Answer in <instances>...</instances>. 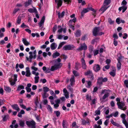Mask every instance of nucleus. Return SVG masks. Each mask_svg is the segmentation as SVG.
<instances>
[{
  "mask_svg": "<svg viewBox=\"0 0 128 128\" xmlns=\"http://www.w3.org/2000/svg\"><path fill=\"white\" fill-rule=\"evenodd\" d=\"M54 112L56 114V115L57 117L60 116V113L59 111H54Z\"/></svg>",
  "mask_w": 128,
  "mask_h": 128,
  "instance_id": "obj_61",
  "label": "nucleus"
},
{
  "mask_svg": "<svg viewBox=\"0 0 128 128\" xmlns=\"http://www.w3.org/2000/svg\"><path fill=\"white\" fill-rule=\"evenodd\" d=\"M92 71L90 70H88L86 72H85L84 73V75L85 76H90L92 74Z\"/></svg>",
  "mask_w": 128,
  "mask_h": 128,
  "instance_id": "obj_28",
  "label": "nucleus"
},
{
  "mask_svg": "<svg viewBox=\"0 0 128 128\" xmlns=\"http://www.w3.org/2000/svg\"><path fill=\"white\" fill-rule=\"evenodd\" d=\"M81 62H82V67L83 68L85 69L86 68V64L85 60L84 58H82L81 59Z\"/></svg>",
  "mask_w": 128,
  "mask_h": 128,
  "instance_id": "obj_15",
  "label": "nucleus"
},
{
  "mask_svg": "<svg viewBox=\"0 0 128 128\" xmlns=\"http://www.w3.org/2000/svg\"><path fill=\"white\" fill-rule=\"evenodd\" d=\"M20 126L22 127H24V121L20 120L19 121Z\"/></svg>",
  "mask_w": 128,
  "mask_h": 128,
  "instance_id": "obj_41",
  "label": "nucleus"
},
{
  "mask_svg": "<svg viewBox=\"0 0 128 128\" xmlns=\"http://www.w3.org/2000/svg\"><path fill=\"white\" fill-rule=\"evenodd\" d=\"M61 61L60 58H58L57 59L53 60L52 62L54 64V66H52L50 69L52 71L56 70L60 68L62 66V64L60 63Z\"/></svg>",
  "mask_w": 128,
  "mask_h": 128,
  "instance_id": "obj_1",
  "label": "nucleus"
},
{
  "mask_svg": "<svg viewBox=\"0 0 128 128\" xmlns=\"http://www.w3.org/2000/svg\"><path fill=\"white\" fill-rule=\"evenodd\" d=\"M70 80L71 82V85L72 86V84L75 82L74 76H72Z\"/></svg>",
  "mask_w": 128,
  "mask_h": 128,
  "instance_id": "obj_34",
  "label": "nucleus"
},
{
  "mask_svg": "<svg viewBox=\"0 0 128 128\" xmlns=\"http://www.w3.org/2000/svg\"><path fill=\"white\" fill-rule=\"evenodd\" d=\"M111 2V0H104L103 4L104 5L108 6Z\"/></svg>",
  "mask_w": 128,
  "mask_h": 128,
  "instance_id": "obj_30",
  "label": "nucleus"
},
{
  "mask_svg": "<svg viewBox=\"0 0 128 128\" xmlns=\"http://www.w3.org/2000/svg\"><path fill=\"white\" fill-rule=\"evenodd\" d=\"M57 46V45L54 42L51 45V48L52 50H54L56 48Z\"/></svg>",
  "mask_w": 128,
  "mask_h": 128,
  "instance_id": "obj_27",
  "label": "nucleus"
},
{
  "mask_svg": "<svg viewBox=\"0 0 128 128\" xmlns=\"http://www.w3.org/2000/svg\"><path fill=\"white\" fill-rule=\"evenodd\" d=\"M60 55V53L57 52H56L53 53L52 55V57L53 58H55L59 56Z\"/></svg>",
  "mask_w": 128,
  "mask_h": 128,
  "instance_id": "obj_31",
  "label": "nucleus"
},
{
  "mask_svg": "<svg viewBox=\"0 0 128 128\" xmlns=\"http://www.w3.org/2000/svg\"><path fill=\"white\" fill-rule=\"evenodd\" d=\"M88 47L86 45L85 43H83L80 44V47L77 49L78 50H86Z\"/></svg>",
  "mask_w": 128,
  "mask_h": 128,
  "instance_id": "obj_8",
  "label": "nucleus"
},
{
  "mask_svg": "<svg viewBox=\"0 0 128 128\" xmlns=\"http://www.w3.org/2000/svg\"><path fill=\"white\" fill-rule=\"evenodd\" d=\"M89 8H84L83 9L82 11V12L84 13H86L89 11Z\"/></svg>",
  "mask_w": 128,
  "mask_h": 128,
  "instance_id": "obj_51",
  "label": "nucleus"
},
{
  "mask_svg": "<svg viewBox=\"0 0 128 128\" xmlns=\"http://www.w3.org/2000/svg\"><path fill=\"white\" fill-rule=\"evenodd\" d=\"M45 20V18L44 16H43L40 22H39V24L40 27H41L42 26L44 23Z\"/></svg>",
  "mask_w": 128,
  "mask_h": 128,
  "instance_id": "obj_21",
  "label": "nucleus"
},
{
  "mask_svg": "<svg viewBox=\"0 0 128 128\" xmlns=\"http://www.w3.org/2000/svg\"><path fill=\"white\" fill-rule=\"evenodd\" d=\"M58 32L59 33H62V31L63 30V28H61V26H58Z\"/></svg>",
  "mask_w": 128,
  "mask_h": 128,
  "instance_id": "obj_37",
  "label": "nucleus"
},
{
  "mask_svg": "<svg viewBox=\"0 0 128 128\" xmlns=\"http://www.w3.org/2000/svg\"><path fill=\"white\" fill-rule=\"evenodd\" d=\"M108 80V79L106 78H103L102 77L99 78L98 80V83L100 84H102V82H106Z\"/></svg>",
  "mask_w": 128,
  "mask_h": 128,
  "instance_id": "obj_11",
  "label": "nucleus"
},
{
  "mask_svg": "<svg viewBox=\"0 0 128 128\" xmlns=\"http://www.w3.org/2000/svg\"><path fill=\"white\" fill-rule=\"evenodd\" d=\"M32 2V0H28V1L25 2L24 3L25 7H26L30 5Z\"/></svg>",
  "mask_w": 128,
  "mask_h": 128,
  "instance_id": "obj_20",
  "label": "nucleus"
},
{
  "mask_svg": "<svg viewBox=\"0 0 128 128\" xmlns=\"http://www.w3.org/2000/svg\"><path fill=\"white\" fill-rule=\"evenodd\" d=\"M66 43V42H61L58 48V49H59L62 46L65 44Z\"/></svg>",
  "mask_w": 128,
  "mask_h": 128,
  "instance_id": "obj_42",
  "label": "nucleus"
},
{
  "mask_svg": "<svg viewBox=\"0 0 128 128\" xmlns=\"http://www.w3.org/2000/svg\"><path fill=\"white\" fill-rule=\"evenodd\" d=\"M98 50H95L94 51V55L95 56L97 55L98 53Z\"/></svg>",
  "mask_w": 128,
  "mask_h": 128,
  "instance_id": "obj_53",
  "label": "nucleus"
},
{
  "mask_svg": "<svg viewBox=\"0 0 128 128\" xmlns=\"http://www.w3.org/2000/svg\"><path fill=\"white\" fill-rule=\"evenodd\" d=\"M76 20V18H74L70 20L69 21L68 25L70 27L72 28L74 30H75L74 26L72 24V23L73 22L74 23H75Z\"/></svg>",
  "mask_w": 128,
  "mask_h": 128,
  "instance_id": "obj_9",
  "label": "nucleus"
},
{
  "mask_svg": "<svg viewBox=\"0 0 128 128\" xmlns=\"http://www.w3.org/2000/svg\"><path fill=\"white\" fill-rule=\"evenodd\" d=\"M30 55L29 56V58L26 56V58L27 60L29 61L30 62H31L32 58L35 59L36 57V50H34L33 52H30L29 53Z\"/></svg>",
  "mask_w": 128,
  "mask_h": 128,
  "instance_id": "obj_4",
  "label": "nucleus"
},
{
  "mask_svg": "<svg viewBox=\"0 0 128 128\" xmlns=\"http://www.w3.org/2000/svg\"><path fill=\"white\" fill-rule=\"evenodd\" d=\"M9 81L10 83V84L11 86H14L16 82H15L14 81H12V79H9Z\"/></svg>",
  "mask_w": 128,
  "mask_h": 128,
  "instance_id": "obj_44",
  "label": "nucleus"
},
{
  "mask_svg": "<svg viewBox=\"0 0 128 128\" xmlns=\"http://www.w3.org/2000/svg\"><path fill=\"white\" fill-rule=\"evenodd\" d=\"M98 41V38H95L92 40L91 42V44H93L96 42L97 43Z\"/></svg>",
  "mask_w": 128,
  "mask_h": 128,
  "instance_id": "obj_43",
  "label": "nucleus"
},
{
  "mask_svg": "<svg viewBox=\"0 0 128 128\" xmlns=\"http://www.w3.org/2000/svg\"><path fill=\"white\" fill-rule=\"evenodd\" d=\"M22 41L24 45L26 46H28L30 44V42L28 41L26 38H22Z\"/></svg>",
  "mask_w": 128,
  "mask_h": 128,
  "instance_id": "obj_17",
  "label": "nucleus"
},
{
  "mask_svg": "<svg viewBox=\"0 0 128 128\" xmlns=\"http://www.w3.org/2000/svg\"><path fill=\"white\" fill-rule=\"evenodd\" d=\"M55 102L56 104H54V108L56 109L58 108L59 106V104L60 102V99H57L55 101Z\"/></svg>",
  "mask_w": 128,
  "mask_h": 128,
  "instance_id": "obj_16",
  "label": "nucleus"
},
{
  "mask_svg": "<svg viewBox=\"0 0 128 128\" xmlns=\"http://www.w3.org/2000/svg\"><path fill=\"white\" fill-rule=\"evenodd\" d=\"M12 107L15 110H16L17 111H19L20 109L17 104H15L12 106Z\"/></svg>",
  "mask_w": 128,
  "mask_h": 128,
  "instance_id": "obj_29",
  "label": "nucleus"
},
{
  "mask_svg": "<svg viewBox=\"0 0 128 128\" xmlns=\"http://www.w3.org/2000/svg\"><path fill=\"white\" fill-rule=\"evenodd\" d=\"M26 123L28 127L31 128H35V123L34 121H26Z\"/></svg>",
  "mask_w": 128,
  "mask_h": 128,
  "instance_id": "obj_10",
  "label": "nucleus"
},
{
  "mask_svg": "<svg viewBox=\"0 0 128 128\" xmlns=\"http://www.w3.org/2000/svg\"><path fill=\"white\" fill-rule=\"evenodd\" d=\"M89 10L92 11L94 12V13L93 14V15H94V16H95V13L96 12L95 10L93 8H89Z\"/></svg>",
  "mask_w": 128,
  "mask_h": 128,
  "instance_id": "obj_54",
  "label": "nucleus"
},
{
  "mask_svg": "<svg viewBox=\"0 0 128 128\" xmlns=\"http://www.w3.org/2000/svg\"><path fill=\"white\" fill-rule=\"evenodd\" d=\"M108 22L110 24H113L114 22V21H112V19L110 18H108Z\"/></svg>",
  "mask_w": 128,
  "mask_h": 128,
  "instance_id": "obj_55",
  "label": "nucleus"
},
{
  "mask_svg": "<svg viewBox=\"0 0 128 128\" xmlns=\"http://www.w3.org/2000/svg\"><path fill=\"white\" fill-rule=\"evenodd\" d=\"M3 118V120L4 121H5L7 120L8 119V118L9 117V116L8 115H5L4 117H2Z\"/></svg>",
  "mask_w": 128,
  "mask_h": 128,
  "instance_id": "obj_40",
  "label": "nucleus"
},
{
  "mask_svg": "<svg viewBox=\"0 0 128 128\" xmlns=\"http://www.w3.org/2000/svg\"><path fill=\"white\" fill-rule=\"evenodd\" d=\"M110 122L111 123L114 125L116 126L117 127H118L119 126V125L116 122H114L112 119H111L110 120Z\"/></svg>",
  "mask_w": 128,
  "mask_h": 128,
  "instance_id": "obj_33",
  "label": "nucleus"
},
{
  "mask_svg": "<svg viewBox=\"0 0 128 128\" xmlns=\"http://www.w3.org/2000/svg\"><path fill=\"white\" fill-rule=\"evenodd\" d=\"M100 68V66L98 64H95L94 65L93 67V69L96 72H97L98 71Z\"/></svg>",
  "mask_w": 128,
  "mask_h": 128,
  "instance_id": "obj_12",
  "label": "nucleus"
},
{
  "mask_svg": "<svg viewBox=\"0 0 128 128\" xmlns=\"http://www.w3.org/2000/svg\"><path fill=\"white\" fill-rule=\"evenodd\" d=\"M117 104L118 108L122 110H124L126 109V106H125L124 102L121 101L120 102H117Z\"/></svg>",
  "mask_w": 128,
  "mask_h": 128,
  "instance_id": "obj_6",
  "label": "nucleus"
},
{
  "mask_svg": "<svg viewBox=\"0 0 128 128\" xmlns=\"http://www.w3.org/2000/svg\"><path fill=\"white\" fill-rule=\"evenodd\" d=\"M120 18H118L116 19V22L118 24H120Z\"/></svg>",
  "mask_w": 128,
  "mask_h": 128,
  "instance_id": "obj_57",
  "label": "nucleus"
},
{
  "mask_svg": "<svg viewBox=\"0 0 128 128\" xmlns=\"http://www.w3.org/2000/svg\"><path fill=\"white\" fill-rule=\"evenodd\" d=\"M63 92L64 93V95L65 96L66 98H69V93L67 90L65 88H64L63 90Z\"/></svg>",
  "mask_w": 128,
  "mask_h": 128,
  "instance_id": "obj_18",
  "label": "nucleus"
},
{
  "mask_svg": "<svg viewBox=\"0 0 128 128\" xmlns=\"http://www.w3.org/2000/svg\"><path fill=\"white\" fill-rule=\"evenodd\" d=\"M109 7L108 6L104 5V4L100 10V11H102V13L104 12Z\"/></svg>",
  "mask_w": 128,
  "mask_h": 128,
  "instance_id": "obj_14",
  "label": "nucleus"
},
{
  "mask_svg": "<svg viewBox=\"0 0 128 128\" xmlns=\"http://www.w3.org/2000/svg\"><path fill=\"white\" fill-rule=\"evenodd\" d=\"M88 76L89 78L91 80H93L94 75L92 74H91L90 76Z\"/></svg>",
  "mask_w": 128,
  "mask_h": 128,
  "instance_id": "obj_63",
  "label": "nucleus"
},
{
  "mask_svg": "<svg viewBox=\"0 0 128 128\" xmlns=\"http://www.w3.org/2000/svg\"><path fill=\"white\" fill-rule=\"evenodd\" d=\"M124 84L126 88H128V80H125L124 82Z\"/></svg>",
  "mask_w": 128,
  "mask_h": 128,
  "instance_id": "obj_46",
  "label": "nucleus"
},
{
  "mask_svg": "<svg viewBox=\"0 0 128 128\" xmlns=\"http://www.w3.org/2000/svg\"><path fill=\"white\" fill-rule=\"evenodd\" d=\"M64 35L62 36L61 35H58L57 38L59 39H62Z\"/></svg>",
  "mask_w": 128,
  "mask_h": 128,
  "instance_id": "obj_62",
  "label": "nucleus"
},
{
  "mask_svg": "<svg viewBox=\"0 0 128 128\" xmlns=\"http://www.w3.org/2000/svg\"><path fill=\"white\" fill-rule=\"evenodd\" d=\"M75 47L73 45H67L64 46L63 49L65 50H70L75 48Z\"/></svg>",
  "mask_w": 128,
  "mask_h": 128,
  "instance_id": "obj_7",
  "label": "nucleus"
},
{
  "mask_svg": "<svg viewBox=\"0 0 128 128\" xmlns=\"http://www.w3.org/2000/svg\"><path fill=\"white\" fill-rule=\"evenodd\" d=\"M95 114H94L95 116L100 115V111L99 110H98L95 111Z\"/></svg>",
  "mask_w": 128,
  "mask_h": 128,
  "instance_id": "obj_52",
  "label": "nucleus"
},
{
  "mask_svg": "<svg viewBox=\"0 0 128 128\" xmlns=\"http://www.w3.org/2000/svg\"><path fill=\"white\" fill-rule=\"evenodd\" d=\"M118 62L117 64V67L118 70H119L121 68V64L120 62V59H117Z\"/></svg>",
  "mask_w": 128,
  "mask_h": 128,
  "instance_id": "obj_22",
  "label": "nucleus"
},
{
  "mask_svg": "<svg viewBox=\"0 0 128 128\" xmlns=\"http://www.w3.org/2000/svg\"><path fill=\"white\" fill-rule=\"evenodd\" d=\"M122 12H124L127 9V7L126 6H122Z\"/></svg>",
  "mask_w": 128,
  "mask_h": 128,
  "instance_id": "obj_49",
  "label": "nucleus"
},
{
  "mask_svg": "<svg viewBox=\"0 0 128 128\" xmlns=\"http://www.w3.org/2000/svg\"><path fill=\"white\" fill-rule=\"evenodd\" d=\"M93 47L91 45H90L88 47V48L90 52H91L93 50Z\"/></svg>",
  "mask_w": 128,
  "mask_h": 128,
  "instance_id": "obj_58",
  "label": "nucleus"
},
{
  "mask_svg": "<svg viewBox=\"0 0 128 128\" xmlns=\"http://www.w3.org/2000/svg\"><path fill=\"white\" fill-rule=\"evenodd\" d=\"M108 90L104 89L101 91V96H102L103 94H105L102 98H100V99L104 100L108 97L110 94L108 92Z\"/></svg>",
  "mask_w": 128,
  "mask_h": 128,
  "instance_id": "obj_5",
  "label": "nucleus"
},
{
  "mask_svg": "<svg viewBox=\"0 0 128 128\" xmlns=\"http://www.w3.org/2000/svg\"><path fill=\"white\" fill-rule=\"evenodd\" d=\"M121 117L122 119V122L126 121V115L124 114H122L121 115Z\"/></svg>",
  "mask_w": 128,
  "mask_h": 128,
  "instance_id": "obj_35",
  "label": "nucleus"
},
{
  "mask_svg": "<svg viewBox=\"0 0 128 128\" xmlns=\"http://www.w3.org/2000/svg\"><path fill=\"white\" fill-rule=\"evenodd\" d=\"M46 107L47 109L48 110H50L51 112L52 110V109L51 106L47 104L46 105Z\"/></svg>",
  "mask_w": 128,
  "mask_h": 128,
  "instance_id": "obj_48",
  "label": "nucleus"
},
{
  "mask_svg": "<svg viewBox=\"0 0 128 128\" xmlns=\"http://www.w3.org/2000/svg\"><path fill=\"white\" fill-rule=\"evenodd\" d=\"M100 29L99 27H96L93 29L92 33L93 35L95 36L101 35L104 34L102 32H100Z\"/></svg>",
  "mask_w": 128,
  "mask_h": 128,
  "instance_id": "obj_3",
  "label": "nucleus"
},
{
  "mask_svg": "<svg viewBox=\"0 0 128 128\" xmlns=\"http://www.w3.org/2000/svg\"><path fill=\"white\" fill-rule=\"evenodd\" d=\"M66 121L64 120H63L62 122V126L64 128H67L66 126Z\"/></svg>",
  "mask_w": 128,
  "mask_h": 128,
  "instance_id": "obj_47",
  "label": "nucleus"
},
{
  "mask_svg": "<svg viewBox=\"0 0 128 128\" xmlns=\"http://www.w3.org/2000/svg\"><path fill=\"white\" fill-rule=\"evenodd\" d=\"M31 68L32 70V74L36 76L34 78L35 83H38L40 78L38 76L39 75V73L36 72L38 70V68L34 66H32Z\"/></svg>",
  "mask_w": 128,
  "mask_h": 128,
  "instance_id": "obj_2",
  "label": "nucleus"
},
{
  "mask_svg": "<svg viewBox=\"0 0 128 128\" xmlns=\"http://www.w3.org/2000/svg\"><path fill=\"white\" fill-rule=\"evenodd\" d=\"M21 19L20 17H18V18L17 20V22L18 24H20L21 21Z\"/></svg>",
  "mask_w": 128,
  "mask_h": 128,
  "instance_id": "obj_50",
  "label": "nucleus"
},
{
  "mask_svg": "<svg viewBox=\"0 0 128 128\" xmlns=\"http://www.w3.org/2000/svg\"><path fill=\"white\" fill-rule=\"evenodd\" d=\"M42 70L44 71H45V72L46 73L50 72L48 71L47 70H46V68L45 66H44L42 67Z\"/></svg>",
  "mask_w": 128,
  "mask_h": 128,
  "instance_id": "obj_60",
  "label": "nucleus"
},
{
  "mask_svg": "<svg viewBox=\"0 0 128 128\" xmlns=\"http://www.w3.org/2000/svg\"><path fill=\"white\" fill-rule=\"evenodd\" d=\"M104 110L105 114H108L109 113V110L108 108H104Z\"/></svg>",
  "mask_w": 128,
  "mask_h": 128,
  "instance_id": "obj_45",
  "label": "nucleus"
},
{
  "mask_svg": "<svg viewBox=\"0 0 128 128\" xmlns=\"http://www.w3.org/2000/svg\"><path fill=\"white\" fill-rule=\"evenodd\" d=\"M24 88V87L22 85H19L18 86L17 89V90L19 91L21 89H23Z\"/></svg>",
  "mask_w": 128,
  "mask_h": 128,
  "instance_id": "obj_36",
  "label": "nucleus"
},
{
  "mask_svg": "<svg viewBox=\"0 0 128 128\" xmlns=\"http://www.w3.org/2000/svg\"><path fill=\"white\" fill-rule=\"evenodd\" d=\"M4 90L6 92H10L11 90V88L8 86H5L4 87Z\"/></svg>",
  "mask_w": 128,
  "mask_h": 128,
  "instance_id": "obj_26",
  "label": "nucleus"
},
{
  "mask_svg": "<svg viewBox=\"0 0 128 128\" xmlns=\"http://www.w3.org/2000/svg\"><path fill=\"white\" fill-rule=\"evenodd\" d=\"M81 31L80 30H77L74 33L75 36L76 37H78L81 36Z\"/></svg>",
  "mask_w": 128,
  "mask_h": 128,
  "instance_id": "obj_19",
  "label": "nucleus"
},
{
  "mask_svg": "<svg viewBox=\"0 0 128 128\" xmlns=\"http://www.w3.org/2000/svg\"><path fill=\"white\" fill-rule=\"evenodd\" d=\"M26 74H25L26 76L28 77L30 76L31 74L30 72V69L29 67H26Z\"/></svg>",
  "mask_w": 128,
  "mask_h": 128,
  "instance_id": "obj_13",
  "label": "nucleus"
},
{
  "mask_svg": "<svg viewBox=\"0 0 128 128\" xmlns=\"http://www.w3.org/2000/svg\"><path fill=\"white\" fill-rule=\"evenodd\" d=\"M109 74L112 76H114L116 74V69L115 68L113 69L110 72Z\"/></svg>",
  "mask_w": 128,
  "mask_h": 128,
  "instance_id": "obj_24",
  "label": "nucleus"
},
{
  "mask_svg": "<svg viewBox=\"0 0 128 128\" xmlns=\"http://www.w3.org/2000/svg\"><path fill=\"white\" fill-rule=\"evenodd\" d=\"M43 90L44 92L46 93L49 91V89L47 86H45L43 88Z\"/></svg>",
  "mask_w": 128,
  "mask_h": 128,
  "instance_id": "obj_38",
  "label": "nucleus"
},
{
  "mask_svg": "<svg viewBox=\"0 0 128 128\" xmlns=\"http://www.w3.org/2000/svg\"><path fill=\"white\" fill-rule=\"evenodd\" d=\"M86 82L87 83L86 87L88 88H90L92 85V82L90 81H86Z\"/></svg>",
  "mask_w": 128,
  "mask_h": 128,
  "instance_id": "obj_32",
  "label": "nucleus"
},
{
  "mask_svg": "<svg viewBox=\"0 0 128 128\" xmlns=\"http://www.w3.org/2000/svg\"><path fill=\"white\" fill-rule=\"evenodd\" d=\"M122 122L125 125L126 128H128V122L126 120Z\"/></svg>",
  "mask_w": 128,
  "mask_h": 128,
  "instance_id": "obj_56",
  "label": "nucleus"
},
{
  "mask_svg": "<svg viewBox=\"0 0 128 128\" xmlns=\"http://www.w3.org/2000/svg\"><path fill=\"white\" fill-rule=\"evenodd\" d=\"M28 11L30 13L35 12L37 13V11L35 8H29L28 9Z\"/></svg>",
  "mask_w": 128,
  "mask_h": 128,
  "instance_id": "obj_25",
  "label": "nucleus"
},
{
  "mask_svg": "<svg viewBox=\"0 0 128 128\" xmlns=\"http://www.w3.org/2000/svg\"><path fill=\"white\" fill-rule=\"evenodd\" d=\"M17 74H14V80L15 82H16L17 80Z\"/></svg>",
  "mask_w": 128,
  "mask_h": 128,
  "instance_id": "obj_59",
  "label": "nucleus"
},
{
  "mask_svg": "<svg viewBox=\"0 0 128 128\" xmlns=\"http://www.w3.org/2000/svg\"><path fill=\"white\" fill-rule=\"evenodd\" d=\"M48 96V94L46 92H44L42 94V96L43 98H45L47 97Z\"/></svg>",
  "mask_w": 128,
  "mask_h": 128,
  "instance_id": "obj_39",
  "label": "nucleus"
},
{
  "mask_svg": "<svg viewBox=\"0 0 128 128\" xmlns=\"http://www.w3.org/2000/svg\"><path fill=\"white\" fill-rule=\"evenodd\" d=\"M55 2L57 3L58 7L60 6L62 4V0H55Z\"/></svg>",
  "mask_w": 128,
  "mask_h": 128,
  "instance_id": "obj_23",
  "label": "nucleus"
},
{
  "mask_svg": "<svg viewBox=\"0 0 128 128\" xmlns=\"http://www.w3.org/2000/svg\"><path fill=\"white\" fill-rule=\"evenodd\" d=\"M20 27L21 28H26V27H28V26L24 24L23 23H22V25L20 26Z\"/></svg>",
  "mask_w": 128,
  "mask_h": 128,
  "instance_id": "obj_64",
  "label": "nucleus"
}]
</instances>
